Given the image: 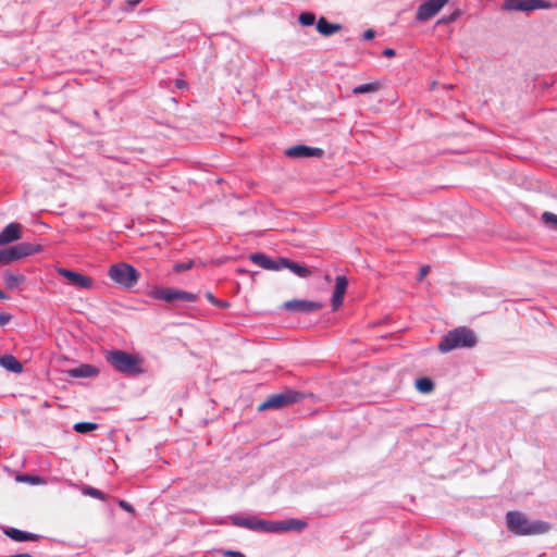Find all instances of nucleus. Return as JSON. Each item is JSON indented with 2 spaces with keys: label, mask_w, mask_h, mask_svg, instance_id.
Returning a JSON list of instances; mask_svg holds the SVG:
<instances>
[{
  "label": "nucleus",
  "mask_w": 557,
  "mask_h": 557,
  "mask_svg": "<svg viewBox=\"0 0 557 557\" xmlns=\"http://www.w3.org/2000/svg\"><path fill=\"white\" fill-rule=\"evenodd\" d=\"M12 319V315L9 313H0V326H4Z\"/></svg>",
  "instance_id": "nucleus-38"
},
{
  "label": "nucleus",
  "mask_w": 557,
  "mask_h": 557,
  "mask_svg": "<svg viewBox=\"0 0 557 557\" xmlns=\"http://www.w3.org/2000/svg\"><path fill=\"white\" fill-rule=\"evenodd\" d=\"M307 525L308 523L305 520L296 518L281 520V532L301 531L307 528Z\"/></svg>",
  "instance_id": "nucleus-22"
},
{
  "label": "nucleus",
  "mask_w": 557,
  "mask_h": 557,
  "mask_svg": "<svg viewBox=\"0 0 557 557\" xmlns=\"http://www.w3.org/2000/svg\"><path fill=\"white\" fill-rule=\"evenodd\" d=\"M0 299H1V300H7V299H9V296H8L5 293H3L1 289H0Z\"/></svg>",
  "instance_id": "nucleus-43"
},
{
  "label": "nucleus",
  "mask_w": 557,
  "mask_h": 557,
  "mask_svg": "<svg viewBox=\"0 0 557 557\" xmlns=\"http://www.w3.org/2000/svg\"><path fill=\"white\" fill-rule=\"evenodd\" d=\"M304 397L305 395L302 393L294 389H286L278 394H272L259 406V411L283 408L287 405L300 401Z\"/></svg>",
  "instance_id": "nucleus-6"
},
{
  "label": "nucleus",
  "mask_w": 557,
  "mask_h": 557,
  "mask_svg": "<svg viewBox=\"0 0 557 557\" xmlns=\"http://www.w3.org/2000/svg\"><path fill=\"white\" fill-rule=\"evenodd\" d=\"M67 373L72 377H92L98 375L99 369L95 366L84 363L76 368L70 369Z\"/></svg>",
  "instance_id": "nucleus-17"
},
{
  "label": "nucleus",
  "mask_w": 557,
  "mask_h": 557,
  "mask_svg": "<svg viewBox=\"0 0 557 557\" xmlns=\"http://www.w3.org/2000/svg\"><path fill=\"white\" fill-rule=\"evenodd\" d=\"M106 360L120 373L126 375H138L145 371L141 368V358L121 349L109 350L106 354Z\"/></svg>",
  "instance_id": "nucleus-3"
},
{
  "label": "nucleus",
  "mask_w": 557,
  "mask_h": 557,
  "mask_svg": "<svg viewBox=\"0 0 557 557\" xmlns=\"http://www.w3.org/2000/svg\"><path fill=\"white\" fill-rule=\"evenodd\" d=\"M380 87H381V84L379 82H372V83H367V84H361L359 86H356L352 89V92L355 95L371 94V92L377 91L380 89Z\"/></svg>",
  "instance_id": "nucleus-25"
},
{
  "label": "nucleus",
  "mask_w": 557,
  "mask_h": 557,
  "mask_svg": "<svg viewBox=\"0 0 557 557\" xmlns=\"http://www.w3.org/2000/svg\"><path fill=\"white\" fill-rule=\"evenodd\" d=\"M117 504H119V506H120L122 509H124V510H126V511H128V512H133V511H134L133 506H132L129 503H127L126 500L120 499V500L117 502Z\"/></svg>",
  "instance_id": "nucleus-35"
},
{
  "label": "nucleus",
  "mask_w": 557,
  "mask_h": 557,
  "mask_svg": "<svg viewBox=\"0 0 557 557\" xmlns=\"http://www.w3.org/2000/svg\"><path fill=\"white\" fill-rule=\"evenodd\" d=\"M259 531L265 533H278L281 532V521H272L260 519L258 522Z\"/></svg>",
  "instance_id": "nucleus-24"
},
{
  "label": "nucleus",
  "mask_w": 557,
  "mask_h": 557,
  "mask_svg": "<svg viewBox=\"0 0 557 557\" xmlns=\"http://www.w3.org/2000/svg\"><path fill=\"white\" fill-rule=\"evenodd\" d=\"M173 295H174V302L175 301H187V302H194L198 299V295L181 289L173 288Z\"/></svg>",
  "instance_id": "nucleus-26"
},
{
  "label": "nucleus",
  "mask_w": 557,
  "mask_h": 557,
  "mask_svg": "<svg viewBox=\"0 0 557 557\" xmlns=\"http://www.w3.org/2000/svg\"><path fill=\"white\" fill-rule=\"evenodd\" d=\"M175 86L178 88V89H184L187 87V83L183 79H176L175 81Z\"/></svg>",
  "instance_id": "nucleus-41"
},
{
  "label": "nucleus",
  "mask_w": 557,
  "mask_h": 557,
  "mask_svg": "<svg viewBox=\"0 0 557 557\" xmlns=\"http://www.w3.org/2000/svg\"><path fill=\"white\" fill-rule=\"evenodd\" d=\"M348 286V280L345 275H338L335 278V287L332 295V308L333 310H337L342 305L344 300V296L346 294Z\"/></svg>",
  "instance_id": "nucleus-12"
},
{
  "label": "nucleus",
  "mask_w": 557,
  "mask_h": 557,
  "mask_svg": "<svg viewBox=\"0 0 557 557\" xmlns=\"http://www.w3.org/2000/svg\"><path fill=\"white\" fill-rule=\"evenodd\" d=\"M41 245L30 243H20L9 248L0 249V265H7L25 257L40 252Z\"/></svg>",
  "instance_id": "nucleus-5"
},
{
  "label": "nucleus",
  "mask_w": 557,
  "mask_h": 557,
  "mask_svg": "<svg viewBox=\"0 0 557 557\" xmlns=\"http://www.w3.org/2000/svg\"><path fill=\"white\" fill-rule=\"evenodd\" d=\"M396 54L395 50L392 49V48H386L384 51H383V55L384 57H387V58H392Z\"/></svg>",
  "instance_id": "nucleus-40"
},
{
  "label": "nucleus",
  "mask_w": 557,
  "mask_h": 557,
  "mask_svg": "<svg viewBox=\"0 0 557 557\" xmlns=\"http://www.w3.org/2000/svg\"><path fill=\"white\" fill-rule=\"evenodd\" d=\"M108 1L110 2L111 0H108Z\"/></svg>",
  "instance_id": "nucleus-45"
},
{
  "label": "nucleus",
  "mask_w": 557,
  "mask_h": 557,
  "mask_svg": "<svg viewBox=\"0 0 557 557\" xmlns=\"http://www.w3.org/2000/svg\"><path fill=\"white\" fill-rule=\"evenodd\" d=\"M0 366L13 373L23 371V364L13 355L9 354L0 356Z\"/></svg>",
  "instance_id": "nucleus-21"
},
{
  "label": "nucleus",
  "mask_w": 557,
  "mask_h": 557,
  "mask_svg": "<svg viewBox=\"0 0 557 557\" xmlns=\"http://www.w3.org/2000/svg\"><path fill=\"white\" fill-rule=\"evenodd\" d=\"M22 238V225L16 222L8 224L0 232V246L17 242Z\"/></svg>",
  "instance_id": "nucleus-13"
},
{
  "label": "nucleus",
  "mask_w": 557,
  "mask_h": 557,
  "mask_svg": "<svg viewBox=\"0 0 557 557\" xmlns=\"http://www.w3.org/2000/svg\"><path fill=\"white\" fill-rule=\"evenodd\" d=\"M323 305L319 301L307 300V299H292L283 304V308L288 311H298L310 313L322 309Z\"/></svg>",
  "instance_id": "nucleus-9"
},
{
  "label": "nucleus",
  "mask_w": 557,
  "mask_h": 557,
  "mask_svg": "<svg viewBox=\"0 0 557 557\" xmlns=\"http://www.w3.org/2000/svg\"><path fill=\"white\" fill-rule=\"evenodd\" d=\"M149 295L157 300H163L169 304L174 302L173 288L170 287L156 286L150 290Z\"/></svg>",
  "instance_id": "nucleus-20"
},
{
  "label": "nucleus",
  "mask_w": 557,
  "mask_h": 557,
  "mask_svg": "<svg viewBox=\"0 0 557 557\" xmlns=\"http://www.w3.org/2000/svg\"><path fill=\"white\" fill-rule=\"evenodd\" d=\"M26 281L25 275L23 274H13L11 272L4 273V282L8 289H15L20 284H23Z\"/></svg>",
  "instance_id": "nucleus-23"
},
{
  "label": "nucleus",
  "mask_w": 557,
  "mask_h": 557,
  "mask_svg": "<svg viewBox=\"0 0 557 557\" xmlns=\"http://www.w3.org/2000/svg\"><path fill=\"white\" fill-rule=\"evenodd\" d=\"M429 271H430L429 265H423L422 268H420V271L418 274V281L421 282L428 275Z\"/></svg>",
  "instance_id": "nucleus-36"
},
{
  "label": "nucleus",
  "mask_w": 557,
  "mask_h": 557,
  "mask_svg": "<svg viewBox=\"0 0 557 557\" xmlns=\"http://www.w3.org/2000/svg\"><path fill=\"white\" fill-rule=\"evenodd\" d=\"M193 265H194V261L193 260H189L187 262L176 263L174 265V271L177 272V273H181V272L190 270L193 268Z\"/></svg>",
  "instance_id": "nucleus-33"
},
{
  "label": "nucleus",
  "mask_w": 557,
  "mask_h": 557,
  "mask_svg": "<svg viewBox=\"0 0 557 557\" xmlns=\"http://www.w3.org/2000/svg\"><path fill=\"white\" fill-rule=\"evenodd\" d=\"M206 298L218 308L226 309L230 307V302L227 300H220L215 298L212 293H207Z\"/></svg>",
  "instance_id": "nucleus-31"
},
{
  "label": "nucleus",
  "mask_w": 557,
  "mask_h": 557,
  "mask_svg": "<svg viewBox=\"0 0 557 557\" xmlns=\"http://www.w3.org/2000/svg\"><path fill=\"white\" fill-rule=\"evenodd\" d=\"M74 431L81 434H87L98 429V424L94 422H77L74 424Z\"/></svg>",
  "instance_id": "nucleus-28"
},
{
  "label": "nucleus",
  "mask_w": 557,
  "mask_h": 557,
  "mask_svg": "<svg viewBox=\"0 0 557 557\" xmlns=\"http://www.w3.org/2000/svg\"><path fill=\"white\" fill-rule=\"evenodd\" d=\"M3 533L15 542L38 541L40 535L26 532L16 528H5Z\"/></svg>",
  "instance_id": "nucleus-16"
},
{
  "label": "nucleus",
  "mask_w": 557,
  "mask_h": 557,
  "mask_svg": "<svg viewBox=\"0 0 557 557\" xmlns=\"http://www.w3.org/2000/svg\"><path fill=\"white\" fill-rule=\"evenodd\" d=\"M317 30L323 36H331L342 29L341 24L330 23L325 17H320L315 23Z\"/></svg>",
  "instance_id": "nucleus-19"
},
{
  "label": "nucleus",
  "mask_w": 557,
  "mask_h": 557,
  "mask_svg": "<svg viewBox=\"0 0 557 557\" xmlns=\"http://www.w3.org/2000/svg\"><path fill=\"white\" fill-rule=\"evenodd\" d=\"M552 4L545 0H505L503 9L507 11H534L549 9Z\"/></svg>",
  "instance_id": "nucleus-7"
},
{
  "label": "nucleus",
  "mask_w": 557,
  "mask_h": 557,
  "mask_svg": "<svg viewBox=\"0 0 557 557\" xmlns=\"http://www.w3.org/2000/svg\"><path fill=\"white\" fill-rule=\"evenodd\" d=\"M109 277L124 288H132L139 280L138 271L126 262H119L110 267Z\"/></svg>",
  "instance_id": "nucleus-4"
},
{
  "label": "nucleus",
  "mask_w": 557,
  "mask_h": 557,
  "mask_svg": "<svg viewBox=\"0 0 557 557\" xmlns=\"http://www.w3.org/2000/svg\"><path fill=\"white\" fill-rule=\"evenodd\" d=\"M224 557H246L243 553L236 550H224Z\"/></svg>",
  "instance_id": "nucleus-37"
},
{
  "label": "nucleus",
  "mask_w": 557,
  "mask_h": 557,
  "mask_svg": "<svg viewBox=\"0 0 557 557\" xmlns=\"http://www.w3.org/2000/svg\"><path fill=\"white\" fill-rule=\"evenodd\" d=\"M18 480L22 482H28L32 484H39V483L44 482V480L38 475H22V476H18Z\"/></svg>",
  "instance_id": "nucleus-34"
},
{
  "label": "nucleus",
  "mask_w": 557,
  "mask_h": 557,
  "mask_svg": "<svg viewBox=\"0 0 557 557\" xmlns=\"http://www.w3.org/2000/svg\"><path fill=\"white\" fill-rule=\"evenodd\" d=\"M231 520L235 527L245 528L251 531H259L258 522L260 519L257 517L233 516Z\"/></svg>",
  "instance_id": "nucleus-18"
},
{
  "label": "nucleus",
  "mask_w": 557,
  "mask_h": 557,
  "mask_svg": "<svg viewBox=\"0 0 557 557\" xmlns=\"http://www.w3.org/2000/svg\"><path fill=\"white\" fill-rule=\"evenodd\" d=\"M416 387L421 393H430L434 388L433 381L429 377H421L416 381Z\"/></svg>",
  "instance_id": "nucleus-27"
},
{
  "label": "nucleus",
  "mask_w": 557,
  "mask_h": 557,
  "mask_svg": "<svg viewBox=\"0 0 557 557\" xmlns=\"http://www.w3.org/2000/svg\"><path fill=\"white\" fill-rule=\"evenodd\" d=\"M249 259L260 268L271 271H280V258L277 260L271 259L269 256L256 252L249 256Z\"/></svg>",
  "instance_id": "nucleus-15"
},
{
  "label": "nucleus",
  "mask_w": 557,
  "mask_h": 557,
  "mask_svg": "<svg viewBox=\"0 0 557 557\" xmlns=\"http://www.w3.org/2000/svg\"><path fill=\"white\" fill-rule=\"evenodd\" d=\"M59 273L63 277L67 278L70 281V283L75 287L83 288V289L92 288L94 281L89 276L83 275L78 272H74V271L67 270V269H60Z\"/></svg>",
  "instance_id": "nucleus-10"
},
{
  "label": "nucleus",
  "mask_w": 557,
  "mask_h": 557,
  "mask_svg": "<svg viewBox=\"0 0 557 557\" xmlns=\"http://www.w3.org/2000/svg\"><path fill=\"white\" fill-rule=\"evenodd\" d=\"M140 0H127L128 8L126 10H132L134 7H136Z\"/></svg>",
  "instance_id": "nucleus-42"
},
{
  "label": "nucleus",
  "mask_w": 557,
  "mask_h": 557,
  "mask_svg": "<svg viewBox=\"0 0 557 557\" xmlns=\"http://www.w3.org/2000/svg\"><path fill=\"white\" fill-rule=\"evenodd\" d=\"M324 151L321 148L309 147L305 145H298L289 147L285 150V154L288 158H321Z\"/></svg>",
  "instance_id": "nucleus-11"
},
{
  "label": "nucleus",
  "mask_w": 557,
  "mask_h": 557,
  "mask_svg": "<svg viewBox=\"0 0 557 557\" xmlns=\"http://www.w3.org/2000/svg\"><path fill=\"white\" fill-rule=\"evenodd\" d=\"M298 21L302 26H312L315 23V15L312 12H302Z\"/></svg>",
  "instance_id": "nucleus-30"
},
{
  "label": "nucleus",
  "mask_w": 557,
  "mask_h": 557,
  "mask_svg": "<svg viewBox=\"0 0 557 557\" xmlns=\"http://www.w3.org/2000/svg\"><path fill=\"white\" fill-rule=\"evenodd\" d=\"M83 494L88 495L94 498H97V499H100V500L107 499V495L103 492H101L100 490L92 487V486H85L83 488Z\"/></svg>",
  "instance_id": "nucleus-29"
},
{
  "label": "nucleus",
  "mask_w": 557,
  "mask_h": 557,
  "mask_svg": "<svg viewBox=\"0 0 557 557\" xmlns=\"http://www.w3.org/2000/svg\"><path fill=\"white\" fill-rule=\"evenodd\" d=\"M288 269L295 275L306 278L311 275V271L305 264L297 263L288 258L280 257V270Z\"/></svg>",
  "instance_id": "nucleus-14"
},
{
  "label": "nucleus",
  "mask_w": 557,
  "mask_h": 557,
  "mask_svg": "<svg viewBox=\"0 0 557 557\" xmlns=\"http://www.w3.org/2000/svg\"><path fill=\"white\" fill-rule=\"evenodd\" d=\"M457 16V13H454L449 16V18L445 20V22H450V21H454Z\"/></svg>",
  "instance_id": "nucleus-44"
},
{
  "label": "nucleus",
  "mask_w": 557,
  "mask_h": 557,
  "mask_svg": "<svg viewBox=\"0 0 557 557\" xmlns=\"http://www.w3.org/2000/svg\"><path fill=\"white\" fill-rule=\"evenodd\" d=\"M449 0H426L418 8L416 18L425 22L435 16Z\"/></svg>",
  "instance_id": "nucleus-8"
},
{
  "label": "nucleus",
  "mask_w": 557,
  "mask_h": 557,
  "mask_svg": "<svg viewBox=\"0 0 557 557\" xmlns=\"http://www.w3.org/2000/svg\"><path fill=\"white\" fill-rule=\"evenodd\" d=\"M507 529L516 535L544 534L550 530V524L541 520H531L520 511L506 513Z\"/></svg>",
  "instance_id": "nucleus-1"
},
{
  "label": "nucleus",
  "mask_w": 557,
  "mask_h": 557,
  "mask_svg": "<svg viewBox=\"0 0 557 557\" xmlns=\"http://www.w3.org/2000/svg\"><path fill=\"white\" fill-rule=\"evenodd\" d=\"M375 33L373 29H367L363 35H362V38L363 40H371L373 37H374Z\"/></svg>",
  "instance_id": "nucleus-39"
},
{
  "label": "nucleus",
  "mask_w": 557,
  "mask_h": 557,
  "mask_svg": "<svg viewBox=\"0 0 557 557\" xmlns=\"http://www.w3.org/2000/svg\"><path fill=\"white\" fill-rule=\"evenodd\" d=\"M542 221L546 225H550L552 227L557 228V214L546 211L542 214Z\"/></svg>",
  "instance_id": "nucleus-32"
},
{
  "label": "nucleus",
  "mask_w": 557,
  "mask_h": 557,
  "mask_svg": "<svg viewBox=\"0 0 557 557\" xmlns=\"http://www.w3.org/2000/svg\"><path fill=\"white\" fill-rule=\"evenodd\" d=\"M478 344L475 333L467 327L459 326L448 331L438 344V350L443 354L454 349L473 348Z\"/></svg>",
  "instance_id": "nucleus-2"
}]
</instances>
